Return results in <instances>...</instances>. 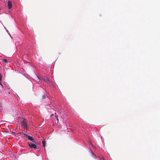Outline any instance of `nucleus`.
I'll return each mask as SVG.
<instances>
[{"label":"nucleus","mask_w":160,"mask_h":160,"mask_svg":"<svg viewBox=\"0 0 160 160\" xmlns=\"http://www.w3.org/2000/svg\"><path fill=\"white\" fill-rule=\"evenodd\" d=\"M21 125L23 126L24 129H26L27 130V128L28 125L27 123L26 120V119H23L21 122Z\"/></svg>","instance_id":"nucleus-1"},{"label":"nucleus","mask_w":160,"mask_h":160,"mask_svg":"<svg viewBox=\"0 0 160 160\" xmlns=\"http://www.w3.org/2000/svg\"><path fill=\"white\" fill-rule=\"evenodd\" d=\"M28 144L30 147L31 148L36 149L37 148V146L35 144H34L32 143H28Z\"/></svg>","instance_id":"nucleus-2"},{"label":"nucleus","mask_w":160,"mask_h":160,"mask_svg":"<svg viewBox=\"0 0 160 160\" xmlns=\"http://www.w3.org/2000/svg\"><path fill=\"white\" fill-rule=\"evenodd\" d=\"M27 138L29 140L32 141L33 142L36 144L37 140L33 138L32 137L29 135Z\"/></svg>","instance_id":"nucleus-3"},{"label":"nucleus","mask_w":160,"mask_h":160,"mask_svg":"<svg viewBox=\"0 0 160 160\" xmlns=\"http://www.w3.org/2000/svg\"><path fill=\"white\" fill-rule=\"evenodd\" d=\"M8 7L9 9H10L12 7V5L10 1H8Z\"/></svg>","instance_id":"nucleus-4"},{"label":"nucleus","mask_w":160,"mask_h":160,"mask_svg":"<svg viewBox=\"0 0 160 160\" xmlns=\"http://www.w3.org/2000/svg\"><path fill=\"white\" fill-rule=\"evenodd\" d=\"M1 60L2 61L3 63H7V60L6 59H2Z\"/></svg>","instance_id":"nucleus-5"},{"label":"nucleus","mask_w":160,"mask_h":160,"mask_svg":"<svg viewBox=\"0 0 160 160\" xmlns=\"http://www.w3.org/2000/svg\"><path fill=\"white\" fill-rule=\"evenodd\" d=\"M45 82L48 83L49 82V80L48 78H44L42 79Z\"/></svg>","instance_id":"nucleus-6"},{"label":"nucleus","mask_w":160,"mask_h":160,"mask_svg":"<svg viewBox=\"0 0 160 160\" xmlns=\"http://www.w3.org/2000/svg\"><path fill=\"white\" fill-rule=\"evenodd\" d=\"M45 143H46V141L44 139H43L42 141V143L43 144V146L44 147H45Z\"/></svg>","instance_id":"nucleus-7"},{"label":"nucleus","mask_w":160,"mask_h":160,"mask_svg":"<svg viewBox=\"0 0 160 160\" xmlns=\"http://www.w3.org/2000/svg\"><path fill=\"white\" fill-rule=\"evenodd\" d=\"M20 134H21V133L22 134H23L24 136V137H26L27 138H28V136L29 135L26 134L23 132H20Z\"/></svg>","instance_id":"nucleus-8"},{"label":"nucleus","mask_w":160,"mask_h":160,"mask_svg":"<svg viewBox=\"0 0 160 160\" xmlns=\"http://www.w3.org/2000/svg\"><path fill=\"white\" fill-rule=\"evenodd\" d=\"M2 79V75L1 74H0V84L2 86L1 83V81Z\"/></svg>","instance_id":"nucleus-9"},{"label":"nucleus","mask_w":160,"mask_h":160,"mask_svg":"<svg viewBox=\"0 0 160 160\" xmlns=\"http://www.w3.org/2000/svg\"><path fill=\"white\" fill-rule=\"evenodd\" d=\"M46 98V95L45 94L43 95L42 96V98L43 99H45Z\"/></svg>","instance_id":"nucleus-10"},{"label":"nucleus","mask_w":160,"mask_h":160,"mask_svg":"<svg viewBox=\"0 0 160 160\" xmlns=\"http://www.w3.org/2000/svg\"><path fill=\"white\" fill-rule=\"evenodd\" d=\"M55 117L56 118H57V121H58V115H56L55 116Z\"/></svg>","instance_id":"nucleus-11"},{"label":"nucleus","mask_w":160,"mask_h":160,"mask_svg":"<svg viewBox=\"0 0 160 160\" xmlns=\"http://www.w3.org/2000/svg\"><path fill=\"white\" fill-rule=\"evenodd\" d=\"M53 115V114H51V115H50V116H51H51H52Z\"/></svg>","instance_id":"nucleus-12"}]
</instances>
